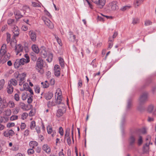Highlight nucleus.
<instances>
[{"label":"nucleus","mask_w":156,"mask_h":156,"mask_svg":"<svg viewBox=\"0 0 156 156\" xmlns=\"http://www.w3.org/2000/svg\"><path fill=\"white\" fill-rule=\"evenodd\" d=\"M28 116V114L27 113H24L22 115V119H26Z\"/></svg>","instance_id":"nucleus-52"},{"label":"nucleus","mask_w":156,"mask_h":156,"mask_svg":"<svg viewBox=\"0 0 156 156\" xmlns=\"http://www.w3.org/2000/svg\"><path fill=\"white\" fill-rule=\"evenodd\" d=\"M29 134V131L28 129L26 130L24 132V135L25 136H27Z\"/></svg>","instance_id":"nucleus-63"},{"label":"nucleus","mask_w":156,"mask_h":156,"mask_svg":"<svg viewBox=\"0 0 156 156\" xmlns=\"http://www.w3.org/2000/svg\"><path fill=\"white\" fill-rule=\"evenodd\" d=\"M17 81L15 79H12L8 82V85L16 86L17 84Z\"/></svg>","instance_id":"nucleus-22"},{"label":"nucleus","mask_w":156,"mask_h":156,"mask_svg":"<svg viewBox=\"0 0 156 156\" xmlns=\"http://www.w3.org/2000/svg\"><path fill=\"white\" fill-rule=\"evenodd\" d=\"M22 29L24 31H26L27 30L28 28L27 26H23L22 27Z\"/></svg>","instance_id":"nucleus-64"},{"label":"nucleus","mask_w":156,"mask_h":156,"mask_svg":"<svg viewBox=\"0 0 156 156\" xmlns=\"http://www.w3.org/2000/svg\"><path fill=\"white\" fill-rule=\"evenodd\" d=\"M8 102H7L6 100L4 98H3L2 101V107L3 108H6L8 106Z\"/></svg>","instance_id":"nucleus-34"},{"label":"nucleus","mask_w":156,"mask_h":156,"mask_svg":"<svg viewBox=\"0 0 156 156\" xmlns=\"http://www.w3.org/2000/svg\"><path fill=\"white\" fill-rule=\"evenodd\" d=\"M26 125L25 124V123H22L21 125L20 128H21V129H24L25 127H26Z\"/></svg>","instance_id":"nucleus-62"},{"label":"nucleus","mask_w":156,"mask_h":156,"mask_svg":"<svg viewBox=\"0 0 156 156\" xmlns=\"http://www.w3.org/2000/svg\"><path fill=\"white\" fill-rule=\"evenodd\" d=\"M47 130L48 134H51L52 137H54L55 134L56 132L55 130H53L52 127L50 126L47 127Z\"/></svg>","instance_id":"nucleus-18"},{"label":"nucleus","mask_w":156,"mask_h":156,"mask_svg":"<svg viewBox=\"0 0 156 156\" xmlns=\"http://www.w3.org/2000/svg\"><path fill=\"white\" fill-rule=\"evenodd\" d=\"M152 22L149 20H147L145 21L144 25L145 26H147L151 25Z\"/></svg>","instance_id":"nucleus-47"},{"label":"nucleus","mask_w":156,"mask_h":156,"mask_svg":"<svg viewBox=\"0 0 156 156\" xmlns=\"http://www.w3.org/2000/svg\"><path fill=\"white\" fill-rule=\"evenodd\" d=\"M14 21H15V20L13 19H9L8 20V21H7L8 24L9 25H11L12 24H13V23L14 22Z\"/></svg>","instance_id":"nucleus-50"},{"label":"nucleus","mask_w":156,"mask_h":156,"mask_svg":"<svg viewBox=\"0 0 156 156\" xmlns=\"http://www.w3.org/2000/svg\"><path fill=\"white\" fill-rule=\"evenodd\" d=\"M7 48L6 45L5 44H3L1 46L0 50V57H2L7 52Z\"/></svg>","instance_id":"nucleus-10"},{"label":"nucleus","mask_w":156,"mask_h":156,"mask_svg":"<svg viewBox=\"0 0 156 156\" xmlns=\"http://www.w3.org/2000/svg\"><path fill=\"white\" fill-rule=\"evenodd\" d=\"M36 126V124H35V122L34 121H32L30 123V128L32 130L34 129L35 127Z\"/></svg>","instance_id":"nucleus-37"},{"label":"nucleus","mask_w":156,"mask_h":156,"mask_svg":"<svg viewBox=\"0 0 156 156\" xmlns=\"http://www.w3.org/2000/svg\"><path fill=\"white\" fill-rule=\"evenodd\" d=\"M113 45V43L112 42H109L108 43V49H110L112 47Z\"/></svg>","instance_id":"nucleus-61"},{"label":"nucleus","mask_w":156,"mask_h":156,"mask_svg":"<svg viewBox=\"0 0 156 156\" xmlns=\"http://www.w3.org/2000/svg\"><path fill=\"white\" fill-rule=\"evenodd\" d=\"M39 51V52H40L41 54V55L42 57L45 58L47 56V52L46 49L43 46H41Z\"/></svg>","instance_id":"nucleus-11"},{"label":"nucleus","mask_w":156,"mask_h":156,"mask_svg":"<svg viewBox=\"0 0 156 156\" xmlns=\"http://www.w3.org/2000/svg\"><path fill=\"white\" fill-rule=\"evenodd\" d=\"M10 55L9 53H6L1 58V62L2 64H4L8 60L10 57Z\"/></svg>","instance_id":"nucleus-7"},{"label":"nucleus","mask_w":156,"mask_h":156,"mask_svg":"<svg viewBox=\"0 0 156 156\" xmlns=\"http://www.w3.org/2000/svg\"><path fill=\"white\" fill-rule=\"evenodd\" d=\"M126 122V118L124 116H123L122 118V120L121 124L122 126H123L125 123Z\"/></svg>","instance_id":"nucleus-57"},{"label":"nucleus","mask_w":156,"mask_h":156,"mask_svg":"<svg viewBox=\"0 0 156 156\" xmlns=\"http://www.w3.org/2000/svg\"><path fill=\"white\" fill-rule=\"evenodd\" d=\"M59 133L62 136L63 135V130L62 127H60L59 129Z\"/></svg>","instance_id":"nucleus-55"},{"label":"nucleus","mask_w":156,"mask_h":156,"mask_svg":"<svg viewBox=\"0 0 156 156\" xmlns=\"http://www.w3.org/2000/svg\"><path fill=\"white\" fill-rule=\"evenodd\" d=\"M139 22V20L138 18H135L133 19L132 23L133 24H136Z\"/></svg>","instance_id":"nucleus-51"},{"label":"nucleus","mask_w":156,"mask_h":156,"mask_svg":"<svg viewBox=\"0 0 156 156\" xmlns=\"http://www.w3.org/2000/svg\"><path fill=\"white\" fill-rule=\"evenodd\" d=\"M12 31L14 34V37H17L19 34L20 30L19 28L16 25H13L12 27Z\"/></svg>","instance_id":"nucleus-8"},{"label":"nucleus","mask_w":156,"mask_h":156,"mask_svg":"<svg viewBox=\"0 0 156 156\" xmlns=\"http://www.w3.org/2000/svg\"><path fill=\"white\" fill-rule=\"evenodd\" d=\"M8 106L10 108H13L15 106V104L13 101H10L8 102Z\"/></svg>","instance_id":"nucleus-42"},{"label":"nucleus","mask_w":156,"mask_h":156,"mask_svg":"<svg viewBox=\"0 0 156 156\" xmlns=\"http://www.w3.org/2000/svg\"><path fill=\"white\" fill-rule=\"evenodd\" d=\"M70 37L69 38V41H74L76 38V36L75 35H73L72 34H70Z\"/></svg>","instance_id":"nucleus-36"},{"label":"nucleus","mask_w":156,"mask_h":156,"mask_svg":"<svg viewBox=\"0 0 156 156\" xmlns=\"http://www.w3.org/2000/svg\"><path fill=\"white\" fill-rule=\"evenodd\" d=\"M33 148L29 149L27 151V153L29 154H33L34 152V150L33 149Z\"/></svg>","instance_id":"nucleus-48"},{"label":"nucleus","mask_w":156,"mask_h":156,"mask_svg":"<svg viewBox=\"0 0 156 156\" xmlns=\"http://www.w3.org/2000/svg\"><path fill=\"white\" fill-rule=\"evenodd\" d=\"M29 144L32 148H34L35 147L37 146L38 145V143L36 141H32L30 142Z\"/></svg>","instance_id":"nucleus-28"},{"label":"nucleus","mask_w":156,"mask_h":156,"mask_svg":"<svg viewBox=\"0 0 156 156\" xmlns=\"http://www.w3.org/2000/svg\"><path fill=\"white\" fill-rule=\"evenodd\" d=\"M15 50L16 53V55H18L19 53L22 51L23 50V47L20 44H19L16 46Z\"/></svg>","instance_id":"nucleus-17"},{"label":"nucleus","mask_w":156,"mask_h":156,"mask_svg":"<svg viewBox=\"0 0 156 156\" xmlns=\"http://www.w3.org/2000/svg\"><path fill=\"white\" fill-rule=\"evenodd\" d=\"M137 109L140 112H142L144 110L145 108L142 105L139 104L137 107Z\"/></svg>","instance_id":"nucleus-29"},{"label":"nucleus","mask_w":156,"mask_h":156,"mask_svg":"<svg viewBox=\"0 0 156 156\" xmlns=\"http://www.w3.org/2000/svg\"><path fill=\"white\" fill-rule=\"evenodd\" d=\"M10 40V35L9 34H7V36L6 41L8 43H9Z\"/></svg>","instance_id":"nucleus-58"},{"label":"nucleus","mask_w":156,"mask_h":156,"mask_svg":"<svg viewBox=\"0 0 156 156\" xmlns=\"http://www.w3.org/2000/svg\"><path fill=\"white\" fill-rule=\"evenodd\" d=\"M55 38L59 44L60 46H61L62 45V43L61 40L57 36H55Z\"/></svg>","instance_id":"nucleus-49"},{"label":"nucleus","mask_w":156,"mask_h":156,"mask_svg":"<svg viewBox=\"0 0 156 156\" xmlns=\"http://www.w3.org/2000/svg\"><path fill=\"white\" fill-rule=\"evenodd\" d=\"M41 3H40V4H39L38 3H37L35 2H32V6L34 7H41Z\"/></svg>","instance_id":"nucleus-45"},{"label":"nucleus","mask_w":156,"mask_h":156,"mask_svg":"<svg viewBox=\"0 0 156 156\" xmlns=\"http://www.w3.org/2000/svg\"><path fill=\"white\" fill-rule=\"evenodd\" d=\"M41 84L42 86L44 88H48L49 86V84L48 83H45L43 82H42L41 83Z\"/></svg>","instance_id":"nucleus-41"},{"label":"nucleus","mask_w":156,"mask_h":156,"mask_svg":"<svg viewBox=\"0 0 156 156\" xmlns=\"http://www.w3.org/2000/svg\"><path fill=\"white\" fill-rule=\"evenodd\" d=\"M118 2L116 1L112 2L110 3L108 5L107 10L108 12L117 10L119 9V7L117 4Z\"/></svg>","instance_id":"nucleus-3"},{"label":"nucleus","mask_w":156,"mask_h":156,"mask_svg":"<svg viewBox=\"0 0 156 156\" xmlns=\"http://www.w3.org/2000/svg\"><path fill=\"white\" fill-rule=\"evenodd\" d=\"M35 129L37 133L39 134L40 133L41 130L40 127L39 126H36L35 128Z\"/></svg>","instance_id":"nucleus-60"},{"label":"nucleus","mask_w":156,"mask_h":156,"mask_svg":"<svg viewBox=\"0 0 156 156\" xmlns=\"http://www.w3.org/2000/svg\"><path fill=\"white\" fill-rule=\"evenodd\" d=\"M148 101L147 98H139L138 100L139 104L144 105Z\"/></svg>","instance_id":"nucleus-21"},{"label":"nucleus","mask_w":156,"mask_h":156,"mask_svg":"<svg viewBox=\"0 0 156 156\" xmlns=\"http://www.w3.org/2000/svg\"><path fill=\"white\" fill-rule=\"evenodd\" d=\"M96 4L97 7L100 9H102L105 3V0H95L94 2Z\"/></svg>","instance_id":"nucleus-5"},{"label":"nucleus","mask_w":156,"mask_h":156,"mask_svg":"<svg viewBox=\"0 0 156 156\" xmlns=\"http://www.w3.org/2000/svg\"><path fill=\"white\" fill-rule=\"evenodd\" d=\"M144 0H134L133 4L135 8H137L143 2Z\"/></svg>","instance_id":"nucleus-20"},{"label":"nucleus","mask_w":156,"mask_h":156,"mask_svg":"<svg viewBox=\"0 0 156 156\" xmlns=\"http://www.w3.org/2000/svg\"><path fill=\"white\" fill-rule=\"evenodd\" d=\"M143 142L142 137L140 136L139 137V139L138 140V144L139 145H140Z\"/></svg>","instance_id":"nucleus-44"},{"label":"nucleus","mask_w":156,"mask_h":156,"mask_svg":"<svg viewBox=\"0 0 156 156\" xmlns=\"http://www.w3.org/2000/svg\"><path fill=\"white\" fill-rule=\"evenodd\" d=\"M53 94L51 92H49L46 95L47 98H52L53 97Z\"/></svg>","instance_id":"nucleus-53"},{"label":"nucleus","mask_w":156,"mask_h":156,"mask_svg":"<svg viewBox=\"0 0 156 156\" xmlns=\"http://www.w3.org/2000/svg\"><path fill=\"white\" fill-rule=\"evenodd\" d=\"M54 74L57 76H59L60 74V68L58 65H55L54 67Z\"/></svg>","instance_id":"nucleus-13"},{"label":"nucleus","mask_w":156,"mask_h":156,"mask_svg":"<svg viewBox=\"0 0 156 156\" xmlns=\"http://www.w3.org/2000/svg\"><path fill=\"white\" fill-rule=\"evenodd\" d=\"M53 55L52 54L50 53L48 55V58L46 59L47 61L48 62H51L52 59Z\"/></svg>","instance_id":"nucleus-35"},{"label":"nucleus","mask_w":156,"mask_h":156,"mask_svg":"<svg viewBox=\"0 0 156 156\" xmlns=\"http://www.w3.org/2000/svg\"><path fill=\"white\" fill-rule=\"evenodd\" d=\"M11 110L10 109L7 108L4 111L3 113L6 116H9L11 115Z\"/></svg>","instance_id":"nucleus-26"},{"label":"nucleus","mask_w":156,"mask_h":156,"mask_svg":"<svg viewBox=\"0 0 156 156\" xmlns=\"http://www.w3.org/2000/svg\"><path fill=\"white\" fill-rule=\"evenodd\" d=\"M20 105L21 108L25 111L28 110L32 107V105L28 104L26 105L23 103H21Z\"/></svg>","instance_id":"nucleus-14"},{"label":"nucleus","mask_w":156,"mask_h":156,"mask_svg":"<svg viewBox=\"0 0 156 156\" xmlns=\"http://www.w3.org/2000/svg\"><path fill=\"white\" fill-rule=\"evenodd\" d=\"M62 95V91L60 89L58 88L56 90L55 94V98H60Z\"/></svg>","instance_id":"nucleus-23"},{"label":"nucleus","mask_w":156,"mask_h":156,"mask_svg":"<svg viewBox=\"0 0 156 156\" xmlns=\"http://www.w3.org/2000/svg\"><path fill=\"white\" fill-rule=\"evenodd\" d=\"M135 142L136 138L135 137L132 135H131L128 139V142L129 147L130 148L134 147Z\"/></svg>","instance_id":"nucleus-6"},{"label":"nucleus","mask_w":156,"mask_h":156,"mask_svg":"<svg viewBox=\"0 0 156 156\" xmlns=\"http://www.w3.org/2000/svg\"><path fill=\"white\" fill-rule=\"evenodd\" d=\"M15 125L14 123H9L7 124V127L9 128Z\"/></svg>","instance_id":"nucleus-56"},{"label":"nucleus","mask_w":156,"mask_h":156,"mask_svg":"<svg viewBox=\"0 0 156 156\" xmlns=\"http://www.w3.org/2000/svg\"><path fill=\"white\" fill-rule=\"evenodd\" d=\"M5 84V80L2 79L0 80V90H1L4 86Z\"/></svg>","instance_id":"nucleus-38"},{"label":"nucleus","mask_w":156,"mask_h":156,"mask_svg":"<svg viewBox=\"0 0 156 156\" xmlns=\"http://www.w3.org/2000/svg\"><path fill=\"white\" fill-rule=\"evenodd\" d=\"M25 79L24 77L20 78L19 85L20 86L22 85L25 81Z\"/></svg>","instance_id":"nucleus-40"},{"label":"nucleus","mask_w":156,"mask_h":156,"mask_svg":"<svg viewBox=\"0 0 156 156\" xmlns=\"http://www.w3.org/2000/svg\"><path fill=\"white\" fill-rule=\"evenodd\" d=\"M132 106V102L131 101L129 100L127 102V104L126 106V110L127 111H129L131 108Z\"/></svg>","instance_id":"nucleus-33"},{"label":"nucleus","mask_w":156,"mask_h":156,"mask_svg":"<svg viewBox=\"0 0 156 156\" xmlns=\"http://www.w3.org/2000/svg\"><path fill=\"white\" fill-rule=\"evenodd\" d=\"M14 134V132L12 130H6L3 133L4 136L6 137L12 136Z\"/></svg>","instance_id":"nucleus-15"},{"label":"nucleus","mask_w":156,"mask_h":156,"mask_svg":"<svg viewBox=\"0 0 156 156\" xmlns=\"http://www.w3.org/2000/svg\"><path fill=\"white\" fill-rule=\"evenodd\" d=\"M14 13L15 16L16 18V19H19L23 16L21 14L19 10L15 11Z\"/></svg>","instance_id":"nucleus-24"},{"label":"nucleus","mask_w":156,"mask_h":156,"mask_svg":"<svg viewBox=\"0 0 156 156\" xmlns=\"http://www.w3.org/2000/svg\"><path fill=\"white\" fill-rule=\"evenodd\" d=\"M59 63L62 68L64 67V62L63 59L61 57L59 58Z\"/></svg>","instance_id":"nucleus-31"},{"label":"nucleus","mask_w":156,"mask_h":156,"mask_svg":"<svg viewBox=\"0 0 156 156\" xmlns=\"http://www.w3.org/2000/svg\"><path fill=\"white\" fill-rule=\"evenodd\" d=\"M130 7V6H125L122 7L120 10L123 11H125L126 10L129 9Z\"/></svg>","instance_id":"nucleus-46"},{"label":"nucleus","mask_w":156,"mask_h":156,"mask_svg":"<svg viewBox=\"0 0 156 156\" xmlns=\"http://www.w3.org/2000/svg\"><path fill=\"white\" fill-rule=\"evenodd\" d=\"M61 98H53L51 101H49L48 104V107L53 106L57 105H59V108L57 111L56 115L58 117L62 116L66 111L65 105L63 102H62Z\"/></svg>","instance_id":"nucleus-1"},{"label":"nucleus","mask_w":156,"mask_h":156,"mask_svg":"<svg viewBox=\"0 0 156 156\" xmlns=\"http://www.w3.org/2000/svg\"><path fill=\"white\" fill-rule=\"evenodd\" d=\"M18 118V116L16 115H13L10 118L11 120L13 121L17 119Z\"/></svg>","instance_id":"nucleus-54"},{"label":"nucleus","mask_w":156,"mask_h":156,"mask_svg":"<svg viewBox=\"0 0 156 156\" xmlns=\"http://www.w3.org/2000/svg\"><path fill=\"white\" fill-rule=\"evenodd\" d=\"M32 49L34 52L38 54L39 52L40 49L35 44H33L32 46Z\"/></svg>","instance_id":"nucleus-25"},{"label":"nucleus","mask_w":156,"mask_h":156,"mask_svg":"<svg viewBox=\"0 0 156 156\" xmlns=\"http://www.w3.org/2000/svg\"><path fill=\"white\" fill-rule=\"evenodd\" d=\"M30 61V60L28 58L27 59H25V58H23L20 59H17L14 62V67L16 68H18L20 66H22L25 64L29 63Z\"/></svg>","instance_id":"nucleus-2"},{"label":"nucleus","mask_w":156,"mask_h":156,"mask_svg":"<svg viewBox=\"0 0 156 156\" xmlns=\"http://www.w3.org/2000/svg\"><path fill=\"white\" fill-rule=\"evenodd\" d=\"M35 91L37 93H39L40 92V87L38 86H35L34 87Z\"/></svg>","instance_id":"nucleus-43"},{"label":"nucleus","mask_w":156,"mask_h":156,"mask_svg":"<svg viewBox=\"0 0 156 156\" xmlns=\"http://www.w3.org/2000/svg\"><path fill=\"white\" fill-rule=\"evenodd\" d=\"M29 35L32 41H35L36 40V33L33 30H30L29 32Z\"/></svg>","instance_id":"nucleus-16"},{"label":"nucleus","mask_w":156,"mask_h":156,"mask_svg":"<svg viewBox=\"0 0 156 156\" xmlns=\"http://www.w3.org/2000/svg\"><path fill=\"white\" fill-rule=\"evenodd\" d=\"M149 144L147 143L145 145H144L143 147V150L144 152H146L148 151L149 149Z\"/></svg>","instance_id":"nucleus-32"},{"label":"nucleus","mask_w":156,"mask_h":156,"mask_svg":"<svg viewBox=\"0 0 156 156\" xmlns=\"http://www.w3.org/2000/svg\"><path fill=\"white\" fill-rule=\"evenodd\" d=\"M44 23L46 24L48 27L51 29H52L53 28V25L52 23L50 21V20L48 18H44L43 19Z\"/></svg>","instance_id":"nucleus-12"},{"label":"nucleus","mask_w":156,"mask_h":156,"mask_svg":"<svg viewBox=\"0 0 156 156\" xmlns=\"http://www.w3.org/2000/svg\"><path fill=\"white\" fill-rule=\"evenodd\" d=\"M154 105L153 104H150L149 105L147 109V111L149 113H152L153 115H156V114H154L153 112H154Z\"/></svg>","instance_id":"nucleus-19"},{"label":"nucleus","mask_w":156,"mask_h":156,"mask_svg":"<svg viewBox=\"0 0 156 156\" xmlns=\"http://www.w3.org/2000/svg\"><path fill=\"white\" fill-rule=\"evenodd\" d=\"M35 112L33 110H31L29 113V115L30 116H32L34 115Z\"/></svg>","instance_id":"nucleus-59"},{"label":"nucleus","mask_w":156,"mask_h":156,"mask_svg":"<svg viewBox=\"0 0 156 156\" xmlns=\"http://www.w3.org/2000/svg\"><path fill=\"white\" fill-rule=\"evenodd\" d=\"M148 93L147 92H144L142 93L140 98H147L149 97Z\"/></svg>","instance_id":"nucleus-39"},{"label":"nucleus","mask_w":156,"mask_h":156,"mask_svg":"<svg viewBox=\"0 0 156 156\" xmlns=\"http://www.w3.org/2000/svg\"><path fill=\"white\" fill-rule=\"evenodd\" d=\"M70 132V129L69 128H67L66 131L65 138H66L67 143L68 145H70L71 143V141L70 137H69Z\"/></svg>","instance_id":"nucleus-9"},{"label":"nucleus","mask_w":156,"mask_h":156,"mask_svg":"<svg viewBox=\"0 0 156 156\" xmlns=\"http://www.w3.org/2000/svg\"><path fill=\"white\" fill-rule=\"evenodd\" d=\"M42 149L44 151L47 153H49L50 152L51 150L47 144H44L43 145Z\"/></svg>","instance_id":"nucleus-27"},{"label":"nucleus","mask_w":156,"mask_h":156,"mask_svg":"<svg viewBox=\"0 0 156 156\" xmlns=\"http://www.w3.org/2000/svg\"><path fill=\"white\" fill-rule=\"evenodd\" d=\"M36 69L38 72H40V70L42 69L44 65L43 61L41 58L39 57L38 58L36 62Z\"/></svg>","instance_id":"nucleus-4"},{"label":"nucleus","mask_w":156,"mask_h":156,"mask_svg":"<svg viewBox=\"0 0 156 156\" xmlns=\"http://www.w3.org/2000/svg\"><path fill=\"white\" fill-rule=\"evenodd\" d=\"M13 87L11 85H8L7 87V92L9 94H11L13 91Z\"/></svg>","instance_id":"nucleus-30"}]
</instances>
